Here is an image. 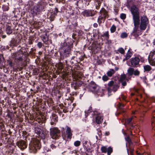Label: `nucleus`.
<instances>
[{
    "mask_svg": "<svg viewBox=\"0 0 155 155\" xmlns=\"http://www.w3.org/2000/svg\"><path fill=\"white\" fill-rule=\"evenodd\" d=\"M94 114L97 115L96 117V122L97 124H100L102 123L103 118L102 115H98V113L97 111H94Z\"/></svg>",
    "mask_w": 155,
    "mask_h": 155,
    "instance_id": "obj_10",
    "label": "nucleus"
},
{
    "mask_svg": "<svg viewBox=\"0 0 155 155\" xmlns=\"http://www.w3.org/2000/svg\"><path fill=\"white\" fill-rule=\"evenodd\" d=\"M134 69L133 68H129L127 70V72L130 75H132L133 74Z\"/></svg>",
    "mask_w": 155,
    "mask_h": 155,
    "instance_id": "obj_21",
    "label": "nucleus"
},
{
    "mask_svg": "<svg viewBox=\"0 0 155 155\" xmlns=\"http://www.w3.org/2000/svg\"><path fill=\"white\" fill-rule=\"evenodd\" d=\"M67 127V130H66V133L67 134V137H68L71 138L72 135V134L71 133V130L70 128L68 127Z\"/></svg>",
    "mask_w": 155,
    "mask_h": 155,
    "instance_id": "obj_15",
    "label": "nucleus"
},
{
    "mask_svg": "<svg viewBox=\"0 0 155 155\" xmlns=\"http://www.w3.org/2000/svg\"><path fill=\"white\" fill-rule=\"evenodd\" d=\"M83 15L84 16L88 17L89 16H92L94 15V14H92L91 11L85 10L83 12Z\"/></svg>",
    "mask_w": 155,
    "mask_h": 155,
    "instance_id": "obj_14",
    "label": "nucleus"
},
{
    "mask_svg": "<svg viewBox=\"0 0 155 155\" xmlns=\"http://www.w3.org/2000/svg\"><path fill=\"white\" fill-rule=\"evenodd\" d=\"M41 147V144L39 141L36 139H32L29 144L30 150L34 153H35L39 150Z\"/></svg>",
    "mask_w": 155,
    "mask_h": 155,
    "instance_id": "obj_1",
    "label": "nucleus"
},
{
    "mask_svg": "<svg viewBox=\"0 0 155 155\" xmlns=\"http://www.w3.org/2000/svg\"><path fill=\"white\" fill-rule=\"evenodd\" d=\"M48 40V38L47 37H43V40L45 42H47Z\"/></svg>",
    "mask_w": 155,
    "mask_h": 155,
    "instance_id": "obj_40",
    "label": "nucleus"
},
{
    "mask_svg": "<svg viewBox=\"0 0 155 155\" xmlns=\"http://www.w3.org/2000/svg\"><path fill=\"white\" fill-rule=\"evenodd\" d=\"M6 35H3L2 38H4L6 37Z\"/></svg>",
    "mask_w": 155,
    "mask_h": 155,
    "instance_id": "obj_52",
    "label": "nucleus"
},
{
    "mask_svg": "<svg viewBox=\"0 0 155 155\" xmlns=\"http://www.w3.org/2000/svg\"><path fill=\"white\" fill-rule=\"evenodd\" d=\"M124 107V105L121 104H120L119 106V107L120 109H122Z\"/></svg>",
    "mask_w": 155,
    "mask_h": 155,
    "instance_id": "obj_45",
    "label": "nucleus"
},
{
    "mask_svg": "<svg viewBox=\"0 0 155 155\" xmlns=\"http://www.w3.org/2000/svg\"><path fill=\"white\" fill-rule=\"evenodd\" d=\"M105 135H106L107 136V135H109V132H106L105 133Z\"/></svg>",
    "mask_w": 155,
    "mask_h": 155,
    "instance_id": "obj_50",
    "label": "nucleus"
},
{
    "mask_svg": "<svg viewBox=\"0 0 155 155\" xmlns=\"http://www.w3.org/2000/svg\"><path fill=\"white\" fill-rule=\"evenodd\" d=\"M94 26L95 27H97V23H94Z\"/></svg>",
    "mask_w": 155,
    "mask_h": 155,
    "instance_id": "obj_48",
    "label": "nucleus"
},
{
    "mask_svg": "<svg viewBox=\"0 0 155 155\" xmlns=\"http://www.w3.org/2000/svg\"><path fill=\"white\" fill-rule=\"evenodd\" d=\"M118 51L121 54H124L125 52L124 50L122 48H119L118 50Z\"/></svg>",
    "mask_w": 155,
    "mask_h": 155,
    "instance_id": "obj_28",
    "label": "nucleus"
},
{
    "mask_svg": "<svg viewBox=\"0 0 155 155\" xmlns=\"http://www.w3.org/2000/svg\"><path fill=\"white\" fill-rule=\"evenodd\" d=\"M127 153H128V154L129 153H128V150L127 149Z\"/></svg>",
    "mask_w": 155,
    "mask_h": 155,
    "instance_id": "obj_56",
    "label": "nucleus"
},
{
    "mask_svg": "<svg viewBox=\"0 0 155 155\" xmlns=\"http://www.w3.org/2000/svg\"><path fill=\"white\" fill-rule=\"evenodd\" d=\"M60 69H62L63 68V67L62 66V64L61 63H60Z\"/></svg>",
    "mask_w": 155,
    "mask_h": 155,
    "instance_id": "obj_49",
    "label": "nucleus"
},
{
    "mask_svg": "<svg viewBox=\"0 0 155 155\" xmlns=\"http://www.w3.org/2000/svg\"><path fill=\"white\" fill-rule=\"evenodd\" d=\"M131 56L132 53L130 51H128L126 55L125 58L123 59V61H125V60H128L131 57Z\"/></svg>",
    "mask_w": 155,
    "mask_h": 155,
    "instance_id": "obj_18",
    "label": "nucleus"
},
{
    "mask_svg": "<svg viewBox=\"0 0 155 155\" xmlns=\"http://www.w3.org/2000/svg\"><path fill=\"white\" fill-rule=\"evenodd\" d=\"M130 153L131 155L133 154V150H131L130 151Z\"/></svg>",
    "mask_w": 155,
    "mask_h": 155,
    "instance_id": "obj_51",
    "label": "nucleus"
},
{
    "mask_svg": "<svg viewBox=\"0 0 155 155\" xmlns=\"http://www.w3.org/2000/svg\"><path fill=\"white\" fill-rule=\"evenodd\" d=\"M134 95V94H132V95Z\"/></svg>",
    "mask_w": 155,
    "mask_h": 155,
    "instance_id": "obj_58",
    "label": "nucleus"
},
{
    "mask_svg": "<svg viewBox=\"0 0 155 155\" xmlns=\"http://www.w3.org/2000/svg\"><path fill=\"white\" fill-rule=\"evenodd\" d=\"M15 61H21L23 60V58L21 57H19L15 58Z\"/></svg>",
    "mask_w": 155,
    "mask_h": 155,
    "instance_id": "obj_35",
    "label": "nucleus"
},
{
    "mask_svg": "<svg viewBox=\"0 0 155 155\" xmlns=\"http://www.w3.org/2000/svg\"><path fill=\"white\" fill-rule=\"evenodd\" d=\"M125 139L126 141L129 143V144H130L132 143L131 139L129 136L125 138Z\"/></svg>",
    "mask_w": 155,
    "mask_h": 155,
    "instance_id": "obj_29",
    "label": "nucleus"
},
{
    "mask_svg": "<svg viewBox=\"0 0 155 155\" xmlns=\"http://www.w3.org/2000/svg\"><path fill=\"white\" fill-rule=\"evenodd\" d=\"M16 143L18 147L21 150L26 148L27 145L26 142L24 140L18 142Z\"/></svg>",
    "mask_w": 155,
    "mask_h": 155,
    "instance_id": "obj_9",
    "label": "nucleus"
},
{
    "mask_svg": "<svg viewBox=\"0 0 155 155\" xmlns=\"http://www.w3.org/2000/svg\"><path fill=\"white\" fill-rule=\"evenodd\" d=\"M97 85H96V84H92L91 86V90H95V89H97Z\"/></svg>",
    "mask_w": 155,
    "mask_h": 155,
    "instance_id": "obj_27",
    "label": "nucleus"
},
{
    "mask_svg": "<svg viewBox=\"0 0 155 155\" xmlns=\"http://www.w3.org/2000/svg\"><path fill=\"white\" fill-rule=\"evenodd\" d=\"M153 43L154 44H155V39H154L153 42Z\"/></svg>",
    "mask_w": 155,
    "mask_h": 155,
    "instance_id": "obj_54",
    "label": "nucleus"
},
{
    "mask_svg": "<svg viewBox=\"0 0 155 155\" xmlns=\"http://www.w3.org/2000/svg\"><path fill=\"white\" fill-rule=\"evenodd\" d=\"M154 84H155V83H154Z\"/></svg>",
    "mask_w": 155,
    "mask_h": 155,
    "instance_id": "obj_59",
    "label": "nucleus"
},
{
    "mask_svg": "<svg viewBox=\"0 0 155 155\" xmlns=\"http://www.w3.org/2000/svg\"><path fill=\"white\" fill-rule=\"evenodd\" d=\"M130 11L133 15V21L138 23L140 21L139 12L138 8L135 5H133L130 8Z\"/></svg>",
    "mask_w": 155,
    "mask_h": 155,
    "instance_id": "obj_2",
    "label": "nucleus"
},
{
    "mask_svg": "<svg viewBox=\"0 0 155 155\" xmlns=\"http://www.w3.org/2000/svg\"><path fill=\"white\" fill-rule=\"evenodd\" d=\"M41 129H38L37 130H35V132L39 136H40V134L41 133Z\"/></svg>",
    "mask_w": 155,
    "mask_h": 155,
    "instance_id": "obj_32",
    "label": "nucleus"
},
{
    "mask_svg": "<svg viewBox=\"0 0 155 155\" xmlns=\"http://www.w3.org/2000/svg\"><path fill=\"white\" fill-rule=\"evenodd\" d=\"M37 46L39 48H41L42 46V44L41 42H39L37 44Z\"/></svg>",
    "mask_w": 155,
    "mask_h": 155,
    "instance_id": "obj_42",
    "label": "nucleus"
},
{
    "mask_svg": "<svg viewBox=\"0 0 155 155\" xmlns=\"http://www.w3.org/2000/svg\"><path fill=\"white\" fill-rule=\"evenodd\" d=\"M116 82H114V81H110L108 84V85L109 87L107 88V90L109 96L111 95L110 93L111 92V88L112 89L113 87V85L116 84Z\"/></svg>",
    "mask_w": 155,
    "mask_h": 155,
    "instance_id": "obj_12",
    "label": "nucleus"
},
{
    "mask_svg": "<svg viewBox=\"0 0 155 155\" xmlns=\"http://www.w3.org/2000/svg\"><path fill=\"white\" fill-rule=\"evenodd\" d=\"M60 131L57 127H53L50 129V134L53 139L58 138Z\"/></svg>",
    "mask_w": 155,
    "mask_h": 155,
    "instance_id": "obj_4",
    "label": "nucleus"
},
{
    "mask_svg": "<svg viewBox=\"0 0 155 155\" xmlns=\"http://www.w3.org/2000/svg\"><path fill=\"white\" fill-rule=\"evenodd\" d=\"M154 123H155V117H153V122H152V126L153 125V124H154Z\"/></svg>",
    "mask_w": 155,
    "mask_h": 155,
    "instance_id": "obj_46",
    "label": "nucleus"
},
{
    "mask_svg": "<svg viewBox=\"0 0 155 155\" xmlns=\"http://www.w3.org/2000/svg\"><path fill=\"white\" fill-rule=\"evenodd\" d=\"M118 69H119V68H115V70H116V71H117V70H118Z\"/></svg>",
    "mask_w": 155,
    "mask_h": 155,
    "instance_id": "obj_53",
    "label": "nucleus"
},
{
    "mask_svg": "<svg viewBox=\"0 0 155 155\" xmlns=\"http://www.w3.org/2000/svg\"><path fill=\"white\" fill-rule=\"evenodd\" d=\"M112 152L113 149L111 147H109L108 148H107V152L108 155H110Z\"/></svg>",
    "mask_w": 155,
    "mask_h": 155,
    "instance_id": "obj_23",
    "label": "nucleus"
},
{
    "mask_svg": "<svg viewBox=\"0 0 155 155\" xmlns=\"http://www.w3.org/2000/svg\"><path fill=\"white\" fill-rule=\"evenodd\" d=\"M148 23V20L147 17L144 16L141 17V21L140 26L141 30H144L146 28L147 25Z\"/></svg>",
    "mask_w": 155,
    "mask_h": 155,
    "instance_id": "obj_5",
    "label": "nucleus"
},
{
    "mask_svg": "<svg viewBox=\"0 0 155 155\" xmlns=\"http://www.w3.org/2000/svg\"><path fill=\"white\" fill-rule=\"evenodd\" d=\"M102 152L104 153H106L107 151V148L105 146H103L101 148Z\"/></svg>",
    "mask_w": 155,
    "mask_h": 155,
    "instance_id": "obj_25",
    "label": "nucleus"
},
{
    "mask_svg": "<svg viewBox=\"0 0 155 155\" xmlns=\"http://www.w3.org/2000/svg\"><path fill=\"white\" fill-rule=\"evenodd\" d=\"M140 71L137 70H136L135 71L134 70L133 74L134 75L138 76L140 74Z\"/></svg>",
    "mask_w": 155,
    "mask_h": 155,
    "instance_id": "obj_30",
    "label": "nucleus"
},
{
    "mask_svg": "<svg viewBox=\"0 0 155 155\" xmlns=\"http://www.w3.org/2000/svg\"><path fill=\"white\" fill-rule=\"evenodd\" d=\"M113 85V87L112 89L111 88V91L113 90L114 92H115L119 88V86L117 83L116 84H114Z\"/></svg>",
    "mask_w": 155,
    "mask_h": 155,
    "instance_id": "obj_20",
    "label": "nucleus"
},
{
    "mask_svg": "<svg viewBox=\"0 0 155 155\" xmlns=\"http://www.w3.org/2000/svg\"><path fill=\"white\" fill-rule=\"evenodd\" d=\"M128 36L126 32L122 33L120 36V38H126Z\"/></svg>",
    "mask_w": 155,
    "mask_h": 155,
    "instance_id": "obj_26",
    "label": "nucleus"
},
{
    "mask_svg": "<svg viewBox=\"0 0 155 155\" xmlns=\"http://www.w3.org/2000/svg\"><path fill=\"white\" fill-rule=\"evenodd\" d=\"M120 17L122 19H124L126 17V15L124 14H121L120 15Z\"/></svg>",
    "mask_w": 155,
    "mask_h": 155,
    "instance_id": "obj_37",
    "label": "nucleus"
},
{
    "mask_svg": "<svg viewBox=\"0 0 155 155\" xmlns=\"http://www.w3.org/2000/svg\"><path fill=\"white\" fill-rule=\"evenodd\" d=\"M56 147V146L53 144H52L51 145V147L53 150L55 149Z\"/></svg>",
    "mask_w": 155,
    "mask_h": 155,
    "instance_id": "obj_39",
    "label": "nucleus"
},
{
    "mask_svg": "<svg viewBox=\"0 0 155 155\" xmlns=\"http://www.w3.org/2000/svg\"><path fill=\"white\" fill-rule=\"evenodd\" d=\"M128 81H124L122 82H120L122 83V85L123 86H125L127 85V82Z\"/></svg>",
    "mask_w": 155,
    "mask_h": 155,
    "instance_id": "obj_38",
    "label": "nucleus"
},
{
    "mask_svg": "<svg viewBox=\"0 0 155 155\" xmlns=\"http://www.w3.org/2000/svg\"><path fill=\"white\" fill-rule=\"evenodd\" d=\"M133 21L134 23V29L132 32V34L135 37H137L139 35V34H138V29L139 28L138 25L140 23V21H138V23H135L134 22V21ZM138 31H139V30Z\"/></svg>",
    "mask_w": 155,
    "mask_h": 155,
    "instance_id": "obj_8",
    "label": "nucleus"
},
{
    "mask_svg": "<svg viewBox=\"0 0 155 155\" xmlns=\"http://www.w3.org/2000/svg\"><path fill=\"white\" fill-rule=\"evenodd\" d=\"M6 31L7 34L8 35L11 34L12 32V29H11V27L9 26H7L6 28Z\"/></svg>",
    "mask_w": 155,
    "mask_h": 155,
    "instance_id": "obj_16",
    "label": "nucleus"
},
{
    "mask_svg": "<svg viewBox=\"0 0 155 155\" xmlns=\"http://www.w3.org/2000/svg\"><path fill=\"white\" fill-rule=\"evenodd\" d=\"M148 61L151 65L155 66V51H152L150 53Z\"/></svg>",
    "mask_w": 155,
    "mask_h": 155,
    "instance_id": "obj_6",
    "label": "nucleus"
},
{
    "mask_svg": "<svg viewBox=\"0 0 155 155\" xmlns=\"http://www.w3.org/2000/svg\"><path fill=\"white\" fill-rule=\"evenodd\" d=\"M9 65L10 66L12 67V62L11 61H10L9 63Z\"/></svg>",
    "mask_w": 155,
    "mask_h": 155,
    "instance_id": "obj_47",
    "label": "nucleus"
},
{
    "mask_svg": "<svg viewBox=\"0 0 155 155\" xmlns=\"http://www.w3.org/2000/svg\"><path fill=\"white\" fill-rule=\"evenodd\" d=\"M81 143V142L79 141H76L74 142V145L76 147L79 146Z\"/></svg>",
    "mask_w": 155,
    "mask_h": 155,
    "instance_id": "obj_31",
    "label": "nucleus"
},
{
    "mask_svg": "<svg viewBox=\"0 0 155 155\" xmlns=\"http://www.w3.org/2000/svg\"><path fill=\"white\" fill-rule=\"evenodd\" d=\"M133 119V117H130V118L128 119L127 120V122L128 123V124H129L130 123V122L131 121V120H132Z\"/></svg>",
    "mask_w": 155,
    "mask_h": 155,
    "instance_id": "obj_43",
    "label": "nucleus"
},
{
    "mask_svg": "<svg viewBox=\"0 0 155 155\" xmlns=\"http://www.w3.org/2000/svg\"><path fill=\"white\" fill-rule=\"evenodd\" d=\"M18 55V53H14L12 55V57L13 58H17Z\"/></svg>",
    "mask_w": 155,
    "mask_h": 155,
    "instance_id": "obj_36",
    "label": "nucleus"
},
{
    "mask_svg": "<svg viewBox=\"0 0 155 155\" xmlns=\"http://www.w3.org/2000/svg\"><path fill=\"white\" fill-rule=\"evenodd\" d=\"M139 59L137 57L132 58L130 59V63L132 66L134 67L139 64Z\"/></svg>",
    "mask_w": 155,
    "mask_h": 155,
    "instance_id": "obj_11",
    "label": "nucleus"
},
{
    "mask_svg": "<svg viewBox=\"0 0 155 155\" xmlns=\"http://www.w3.org/2000/svg\"><path fill=\"white\" fill-rule=\"evenodd\" d=\"M126 81H128V80L126 78L125 75L124 74L121 75L120 80V82Z\"/></svg>",
    "mask_w": 155,
    "mask_h": 155,
    "instance_id": "obj_17",
    "label": "nucleus"
},
{
    "mask_svg": "<svg viewBox=\"0 0 155 155\" xmlns=\"http://www.w3.org/2000/svg\"><path fill=\"white\" fill-rule=\"evenodd\" d=\"M102 36H105V37H106L107 38H108V32H105V33H104L103 35H102Z\"/></svg>",
    "mask_w": 155,
    "mask_h": 155,
    "instance_id": "obj_41",
    "label": "nucleus"
},
{
    "mask_svg": "<svg viewBox=\"0 0 155 155\" xmlns=\"http://www.w3.org/2000/svg\"><path fill=\"white\" fill-rule=\"evenodd\" d=\"M1 63V61L0 60V64Z\"/></svg>",
    "mask_w": 155,
    "mask_h": 155,
    "instance_id": "obj_57",
    "label": "nucleus"
},
{
    "mask_svg": "<svg viewBox=\"0 0 155 155\" xmlns=\"http://www.w3.org/2000/svg\"><path fill=\"white\" fill-rule=\"evenodd\" d=\"M40 12V9L37 6H34L33 8L31 10V13L34 15L38 14Z\"/></svg>",
    "mask_w": 155,
    "mask_h": 155,
    "instance_id": "obj_13",
    "label": "nucleus"
},
{
    "mask_svg": "<svg viewBox=\"0 0 155 155\" xmlns=\"http://www.w3.org/2000/svg\"><path fill=\"white\" fill-rule=\"evenodd\" d=\"M137 155H142L140 153H138Z\"/></svg>",
    "mask_w": 155,
    "mask_h": 155,
    "instance_id": "obj_55",
    "label": "nucleus"
},
{
    "mask_svg": "<svg viewBox=\"0 0 155 155\" xmlns=\"http://www.w3.org/2000/svg\"><path fill=\"white\" fill-rule=\"evenodd\" d=\"M154 113H155V112H154Z\"/></svg>",
    "mask_w": 155,
    "mask_h": 155,
    "instance_id": "obj_60",
    "label": "nucleus"
},
{
    "mask_svg": "<svg viewBox=\"0 0 155 155\" xmlns=\"http://www.w3.org/2000/svg\"><path fill=\"white\" fill-rule=\"evenodd\" d=\"M92 111V107H90L89 109L87 110V111H85V117H86L88 116V113H90Z\"/></svg>",
    "mask_w": 155,
    "mask_h": 155,
    "instance_id": "obj_24",
    "label": "nucleus"
},
{
    "mask_svg": "<svg viewBox=\"0 0 155 155\" xmlns=\"http://www.w3.org/2000/svg\"><path fill=\"white\" fill-rule=\"evenodd\" d=\"M54 15H52L51 16H50V18L51 21H53L54 19Z\"/></svg>",
    "mask_w": 155,
    "mask_h": 155,
    "instance_id": "obj_44",
    "label": "nucleus"
},
{
    "mask_svg": "<svg viewBox=\"0 0 155 155\" xmlns=\"http://www.w3.org/2000/svg\"><path fill=\"white\" fill-rule=\"evenodd\" d=\"M72 47V45H69L64 43L62 46L60 50V51L63 53L64 58H66L70 56L71 48Z\"/></svg>",
    "mask_w": 155,
    "mask_h": 155,
    "instance_id": "obj_3",
    "label": "nucleus"
},
{
    "mask_svg": "<svg viewBox=\"0 0 155 155\" xmlns=\"http://www.w3.org/2000/svg\"><path fill=\"white\" fill-rule=\"evenodd\" d=\"M100 13L101 15L99 17L98 19V22L99 23L102 22V21L101 20H104V19L107 16V12L104 8H102L100 11Z\"/></svg>",
    "mask_w": 155,
    "mask_h": 155,
    "instance_id": "obj_7",
    "label": "nucleus"
},
{
    "mask_svg": "<svg viewBox=\"0 0 155 155\" xmlns=\"http://www.w3.org/2000/svg\"><path fill=\"white\" fill-rule=\"evenodd\" d=\"M102 79L104 81H106L108 80V78L107 76L104 75L102 77Z\"/></svg>",
    "mask_w": 155,
    "mask_h": 155,
    "instance_id": "obj_34",
    "label": "nucleus"
},
{
    "mask_svg": "<svg viewBox=\"0 0 155 155\" xmlns=\"http://www.w3.org/2000/svg\"><path fill=\"white\" fill-rule=\"evenodd\" d=\"M116 27L115 26L113 25L110 28V31L111 32H114L116 30Z\"/></svg>",
    "mask_w": 155,
    "mask_h": 155,
    "instance_id": "obj_33",
    "label": "nucleus"
},
{
    "mask_svg": "<svg viewBox=\"0 0 155 155\" xmlns=\"http://www.w3.org/2000/svg\"><path fill=\"white\" fill-rule=\"evenodd\" d=\"M115 72V71L113 69H110L107 72V74L108 76L111 77Z\"/></svg>",
    "mask_w": 155,
    "mask_h": 155,
    "instance_id": "obj_19",
    "label": "nucleus"
},
{
    "mask_svg": "<svg viewBox=\"0 0 155 155\" xmlns=\"http://www.w3.org/2000/svg\"><path fill=\"white\" fill-rule=\"evenodd\" d=\"M143 68L144 71H149L151 69L150 66L148 65L144 66Z\"/></svg>",
    "mask_w": 155,
    "mask_h": 155,
    "instance_id": "obj_22",
    "label": "nucleus"
}]
</instances>
